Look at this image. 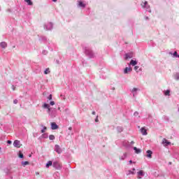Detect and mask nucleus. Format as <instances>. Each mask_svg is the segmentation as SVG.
Segmentation results:
<instances>
[{
    "label": "nucleus",
    "mask_w": 179,
    "mask_h": 179,
    "mask_svg": "<svg viewBox=\"0 0 179 179\" xmlns=\"http://www.w3.org/2000/svg\"><path fill=\"white\" fill-rule=\"evenodd\" d=\"M84 50L87 57H89V58H94V52H93V50H92L90 48L85 47Z\"/></svg>",
    "instance_id": "1"
},
{
    "label": "nucleus",
    "mask_w": 179,
    "mask_h": 179,
    "mask_svg": "<svg viewBox=\"0 0 179 179\" xmlns=\"http://www.w3.org/2000/svg\"><path fill=\"white\" fill-rule=\"evenodd\" d=\"M53 167L55 169H56L57 170H61V169H62V166L61 165V164H59V162L56 161L53 162L52 164Z\"/></svg>",
    "instance_id": "2"
},
{
    "label": "nucleus",
    "mask_w": 179,
    "mask_h": 179,
    "mask_svg": "<svg viewBox=\"0 0 179 179\" xmlns=\"http://www.w3.org/2000/svg\"><path fill=\"white\" fill-rule=\"evenodd\" d=\"M55 152L56 153H58V155H61V153H62V148H61V147L59 146V145L56 144L55 145Z\"/></svg>",
    "instance_id": "3"
},
{
    "label": "nucleus",
    "mask_w": 179,
    "mask_h": 179,
    "mask_svg": "<svg viewBox=\"0 0 179 179\" xmlns=\"http://www.w3.org/2000/svg\"><path fill=\"white\" fill-rule=\"evenodd\" d=\"M141 6L147 9L148 12H149L150 13L152 12V10H150V6L148 5V1H145L144 3H141Z\"/></svg>",
    "instance_id": "4"
},
{
    "label": "nucleus",
    "mask_w": 179,
    "mask_h": 179,
    "mask_svg": "<svg viewBox=\"0 0 179 179\" xmlns=\"http://www.w3.org/2000/svg\"><path fill=\"white\" fill-rule=\"evenodd\" d=\"M44 29H45V30H51L52 29V24L51 22L45 24L44 25Z\"/></svg>",
    "instance_id": "5"
},
{
    "label": "nucleus",
    "mask_w": 179,
    "mask_h": 179,
    "mask_svg": "<svg viewBox=\"0 0 179 179\" xmlns=\"http://www.w3.org/2000/svg\"><path fill=\"white\" fill-rule=\"evenodd\" d=\"M162 145H164V146H165V148H166V147L169 146V145H171V143L170 141H167V139L163 138Z\"/></svg>",
    "instance_id": "6"
},
{
    "label": "nucleus",
    "mask_w": 179,
    "mask_h": 179,
    "mask_svg": "<svg viewBox=\"0 0 179 179\" xmlns=\"http://www.w3.org/2000/svg\"><path fill=\"white\" fill-rule=\"evenodd\" d=\"M50 125H51V129L55 130V129H58L59 128L58 125L55 122H51Z\"/></svg>",
    "instance_id": "7"
},
{
    "label": "nucleus",
    "mask_w": 179,
    "mask_h": 179,
    "mask_svg": "<svg viewBox=\"0 0 179 179\" xmlns=\"http://www.w3.org/2000/svg\"><path fill=\"white\" fill-rule=\"evenodd\" d=\"M13 146L15 148H20V141L18 140H15L13 143Z\"/></svg>",
    "instance_id": "8"
},
{
    "label": "nucleus",
    "mask_w": 179,
    "mask_h": 179,
    "mask_svg": "<svg viewBox=\"0 0 179 179\" xmlns=\"http://www.w3.org/2000/svg\"><path fill=\"white\" fill-rule=\"evenodd\" d=\"M134 57V53L129 52L125 54V59H129V58H132Z\"/></svg>",
    "instance_id": "9"
},
{
    "label": "nucleus",
    "mask_w": 179,
    "mask_h": 179,
    "mask_svg": "<svg viewBox=\"0 0 179 179\" xmlns=\"http://www.w3.org/2000/svg\"><path fill=\"white\" fill-rule=\"evenodd\" d=\"M147 155L146 157H148V159H152V155H153V152H152V150H147Z\"/></svg>",
    "instance_id": "10"
},
{
    "label": "nucleus",
    "mask_w": 179,
    "mask_h": 179,
    "mask_svg": "<svg viewBox=\"0 0 179 179\" xmlns=\"http://www.w3.org/2000/svg\"><path fill=\"white\" fill-rule=\"evenodd\" d=\"M141 132L143 135H148V130H146V129H145V127H142L141 129Z\"/></svg>",
    "instance_id": "11"
},
{
    "label": "nucleus",
    "mask_w": 179,
    "mask_h": 179,
    "mask_svg": "<svg viewBox=\"0 0 179 179\" xmlns=\"http://www.w3.org/2000/svg\"><path fill=\"white\" fill-rule=\"evenodd\" d=\"M79 8H86V4L83 3L82 1H78Z\"/></svg>",
    "instance_id": "12"
},
{
    "label": "nucleus",
    "mask_w": 179,
    "mask_h": 179,
    "mask_svg": "<svg viewBox=\"0 0 179 179\" xmlns=\"http://www.w3.org/2000/svg\"><path fill=\"white\" fill-rule=\"evenodd\" d=\"M129 72H132V68L126 67L124 70V73H128Z\"/></svg>",
    "instance_id": "13"
},
{
    "label": "nucleus",
    "mask_w": 179,
    "mask_h": 179,
    "mask_svg": "<svg viewBox=\"0 0 179 179\" xmlns=\"http://www.w3.org/2000/svg\"><path fill=\"white\" fill-rule=\"evenodd\" d=\"M0 46L1 48H6V47H8V43H6V42H1Z\"/></svg>",
    "instance_id": "14"
},
{
    "label": "nucleus",
    "mask_w": 179,
    "mask_h": 179,
    "mask_svg": "<svg viewBox=\"0 0 179 179\" xmlns=\"http://www.w3.org/2000/svg\"><path fill=\"white\" fill-rule=\"evenodd\" d=\"M137 64H138V62H136V60L131 59L130 61V65H131L132 66H135V65H137Z\"/></svg>",
    "instance_id": "15"
},
{
    "label": "nucleus",
    "mask_w": 179,
    "mask_h": 179,
    "mask_svg": "<svg viewBox=\"0 0 179 179\" xmlns=\"http://www.w3.org/2000/svg\"><path fill=\"white\" fill-rule=\"evenodd\" d=\"M133 149H134V150H135V153H136L137 155H138V153H141V149H139L136 147H134Z\"/></svg>",
    "instance_id": "16"
},
{
    "label": "nucleus",
    "mask_w": 179,
    "mask_h": 179,
    "mask_svg": "<svg viewBox=\"0 0 179 179\" xmlns=\"http://www.w3.org/2000/svg\"><path fill=\"white\" fill-rule=\"evenodd\" d=\"M122 145L124 146V148H129L130 145H129V142H123L122 143Z\"/></svg>",
    "instance_id": "17"
},
{
    "label": "nucleus",
    "mask_w": 179,
    "mask_h": 179,
    "mask_svg": "<svg viewBox=\"0 0 179 179\" xmlns=\"http://www.w3.org/2000/svg\"><path fill=\"white\" fill-rule=\"evenodd\" d=\"M117 131L120 134V132H122L124 131V129L122 128V127L118 126L117 127Z\"/></svg>",
    "instance_id": "18"
},
{
    "label": "nucleus",
    "mask_w": 179,
    "mask_h": 179,
    "mask_svg": "<svg viewBox=\"0 0 179 179\" xmlns=\"http://www.w3.org/2000/svg\"><path fill=\"white\" fill-rule=\"evenodd\" d=\"M25 2H27V5H29V6H32L33 5V1H31V0H24Z\"/></svg>",
    "instance_id": "19"
},
{
    "label": "nucleus",
    "mask_w": 179,
    "mask_h": 179,
    "mask_svg": "<svg viewBox=\"0 0 179 179\" xmlns=\"http://www.w3.org/2000/svg\"><path fill=\"white\" fill-rule=\"evenodd\" d=\"M21 164H22V166H23L24 167V166H27L28 164H29V162L27 161L22 162Z\"/></svg>",
    "instance_id": "20"
},
{
    "label": "nucleus",
    "mask_w": 179,
    "mask_h": 179,
    "mask_svg": "<svg viewBox=\"0 0 179 179\" xmlns=\"http://www.w3.org/2000/svg\"><path fill=\"white\" fill-rule=\"evenodd\" d=\"M41 127H43V129L41 131V134H44V132H45V131H47V127L43 126V124L41 125Z\"/></svg>",
    "instance_id": "21"
},
{
    "label": "nucleus",
    "mask_w": 179,
    "mask_h": 179,
    "mask_svg": "<svg viewBox=\"0 0 179 179\" xmlns=\"http://www.w3.org/2000/svg\"><path fill=\"white\" fill-rule=\"evenodd\" d=\"M173 58H179V55L178 53L177 52V51H175L173 54Z\"/></svg>",
    "instance_id": "22"
},
{
    "label": "nucleus",
    "mask_w": 179,
    "mask_h": 179,
    "mask_svg": "<svg viewBox=\"0 0 179 179\" xmlns=\"http://www.w3.org/2000/svg\"><path fill=\"white\" fill-rule=\"evenodd\" d=\"M52 161H49L48 162V163L46 164V167L47 169H48V167H50V166H52Z\"/></svg>",
    "instance_id": "23"
},
{
    "label": "nucleus",
    "mask_w": 179,
    "mask_h": 179,
    "mask_svg": "<svg viewBox=\"0 0 179 179\" xmlns=\"http://www.w3.org/2000/svg\"><path fill=\"white\" fill-rule=\"evenodd\" d=\"M49 139H50V141H54V139H55V136L52 135V134L50 135Z\"/></svg>",
    "instance_id": "24"
},
{
    "label": "nucleus",
    "mask_w": 179,
    "mask_h": 179,
    "mask_svg": "<svg viewBox=\"0 0 179 179\" xmlns=\"http://www.w3.org/2000/svg\"><path fill=\"white\" fill-rule=\"evenodd\" d=\"M18 157H20V159H23V157H24V155H23V153H22V152L20 151Z\"/></svg>",
    "instance_id": "25"
},
{
    "label": "nucleus",
    "mask_w": 179,
    "mask_h": 179,
    "mask_svg": "<svg viewBox=\"0 0 179 179\" xmlns=\"http://www.w3.org/2000/svg\"><path fill=\"white\" fill-rule=\"evenodd\" d=\"M127 158V153H124L122 156L120 157V160H125Z\"/></svg>",
    "instance_id": "26"
},
{
    "label": "nucleus",
    "mask_w": 179,
    "mask_h": 179,
    "mask_svg": "<svg viewBox=\"0 0 179 179\" xmlns=\"http://www.w3.org/2000/svg\"><path fill=\"white\" fill-rule=\"evenodd\" d=\"M164 95L165 96H170V90H167L166 91L164 92Z\"/></svg>",
    "instance_id": "27"
},
{
    "label": "nucleus",
    "mask_w": 179,
    "mask_h": 179,
    "mask_svg": "<svg viewBox=\"0 0 179 179\" xmlns=\"http://www.w3.org/2000/svg\"><path fill=\"white\" fill-rule=\"evenodd\" d=\"M50 69L49 68H48V69H46L45 70V71H44V73H45V75H48V73H50Z\"/></svg>",
    "instance_id": "28"
},
{
    "label": "nucleus",
    "mask_w": 179,
    "mask_h": 179,
    "mask_svg": "<svg viewBox=\"0 0 179 179\" xmlns=\"http://www.w3.org/2000/svg\"><path fill=\"white\" fill-rule=\"evenodd\" d=\"M138 176H145V173H143V171H139L138 172Z\"/></svg>",
    "instance_id": "29"
},
{
    "label": "nucleus",
    "mask_w": 179,
    "mask_h": 179,
    "mask_svg": "<svg viewBox=\"0 0 179 179\" xmlns=\"http://www.w3.org/2000/svg\"><path fill=\"white\" fill-rule=\"evenodd\" d=\"M42 137L44 138L45 139H47L48 138V134L45 133L42 135Z\"/></svg>",
    "instance_id": "30"
},
{
    "label": "nucleus",
    "mask_w": 179,
    "mask_h": 179,
    "mask_svg": "<svg viewBox=\"0 0 179 179\" xmlns=\"http://www.w3.org/2000/svg\"><path fill=\"white\" fill-rule=\"evenodd\" d=\"M41 41H47V37L45 36H41Z\"/></svg>",
    "instance_id": "31"
},
{
    "label": "nucleus",
    "mask_w": 179,
    "mask_h": 179,
    "mask_svg": "<svg viewBox=\"0 0 179 179\" xmlns=\"http://www.w3.org/2000/svg\"><path fill=\"white\" fill-rule=\"evenodd\" d=\"M43 107V108H49L50 105L48 103H44Z\"/></svg>",
    "instance_id": "32"
},
{
    "label": "nucleus",
    "mask_w": 179,
    "mask_h": 179,
    "mask_svg": "<svg viewBox=\"0 0 179 179\" xmlns=\"http://www.w3.org/2000/svg\"><path fill=\"white\" fill-rule=\"evenodd\" d=\"M175 79H176V80H179V73H176V74L175 75Z\"/></svg>",
    "instance_id": "33"
},
{
    "label": "nucleus",
    "mask_w": 179,
    "mask_h": 179,
    "mask_svg": "<svg viewBox=\"0 0 179 179\" xmlns=\"http://www.w3.org/2000/svg\"><path fill=\"white\" fill-rule=\"evenodd\" d=\"M138 90H139V89L134 87V88H133V90H131V93H135V92H138Z\"/></svg>",
    "instance_id": "34"
},
{
    "label": "nucleus",
    "mask_w": 179,
    "mask_h": 179,
    "mask_svg": "<svg viewBox=\"0 0 179 179\" xmlns=\"http://www.w3.org/2000/svg\"><path fill=\"white\" fill-rule=\"evenodd\" d=\"M129 174H135V172H134V171L129 170V171H128L127 176H129Z\"/></svg>",
    "instance_id": "35"
},
{
    "label": "nucleus",
    "mask_w": 179,
    "mask_h": 179,
    "mask_svg": "<svg viewBox=\"0 0 179 179\" xmlns=\"http://www.w3.org/2000/svg\"><path fill=\"white\" fill-rule=\"evenodd\" d=\"M48 100H52V94H50V95L48 96Z\"/></svg>",
    "instance_id": "36"
},
{
    "label": "nucleus",
    "mask_w": 179,
    "mask_h": 179,
    "mask_svg": "<svg viewBox=\"0 0 179 179\" xmlns=\"http://www.w3.org/2000/svg\"><path fill=\"white\" fill-rule=\"evenodd\" d=\"M134 117H138L139 115V113L138 111H136L134 114Z\"/></svg>",
    "instance_id": "37"
},
{
    "label": "nucleus",
    "mask_w": 179,
    "mask_h": 179,
    "mask_svg": "<svg viewBox=\"0 0 179 179\" xmlns=\"http://www.w3.org/2000/svg\"><path fill=\"white\" fill-rule=\"evenodd\" d=\"M48 52L47 50H43L42 54H43V55H47Z\"/></svg>",
    "instance_id": "38"
},
{
    "label": "nucleus",
    "mask_w": 179,
    "mask_h": 179,
    "mask_svg": "<svg viewBox=\"0 0 179 179\" xmlns=\"http://www.w3.org/2000/svg\"><path fill=\"white\" fill-rule=\"evenodd\" d=\"M138 69H139V66H134V70H136V71H138Z\"/></svg>",
    "instance_id": "39"
},
{
    "label": "nucleus",
    "mask_w": 179,
    "mask_h": 179,
    "mask_svg": "<svg viewBox=\"0 0 179 179\" xmlns=\"http://www.w3.org/2000/svg\"><path fill=\"white\" fill-rule=\"evenodd\" d=\"M50 106H54L55 104V102L54 101H50Z\"/></svg>",
    "instance_id": "40"
},
{
    "label": "nucleus",
    "mask_w": 179,
    "mask_h": 179,
    "mask_svg": "<svg viewBox=\"0 0 179 179\" xmlns=\"http://www.w3.org/2000/svg\"><path fill=\"white\" fill-rule=\"evenodd\" d=\"M18 101H17V99H15V100L13 101V103H14V104H17Z\"/></svg>",
    "instance_id": "41"
},
{
    "label": "nucleus",
    "mask_w": 179,
    "mask_h": 179,
    "mask_svg": "<svg viewBox=\"0 0 179 179\" xmlns=\"http://www.w3.org/2000/svg\"><path fill=\"white\" fill-rule=\"evenodd\" d=\"M95 122H99V116H96L95 118Z\"/></svg>",
    "instance_id": "42"
},
{
    "label": "nucleus",
    "mask_w": 179,
    "mask_h": 179,
    "mask_svg": "<svg viewBox=\"0 0 179 179\" xmlns=\"http://www.w3.org/2000/svg\"><path fill=\"white\" fill-rule=\"evenodd\" d=\"M55 176H59V173H55L54 174L55 178Z\"/></svg>",
    "instance_id": "43"
},
{
    "label": "nucleus",
    "mask_w": 179,
    "mask_h": 179,
    "mask_svg": "<svg viewBox=\"0 0 179 179\" xmlns=\"http://www.w3.org/2000/svg\"><path fill=\"white\" fill-rule=\"evenodd\" d=\"M7 143H8V145H10V143H12V141H7Z\"/></svg>",
    "instance_id": "44"
},
{
    "label": "nucleus",
    "mask_w": 179,
    "mask_h": 179,
    "mask_svg": "<svg viewBox=\"0 0 179 179\" xmlns=\"http://www.w3.org/2000/svg\"><path fill=\"white\" fill-rule=\"evenodd\" d=\"M7 12L10 13V12H12V10L10 8H8V9H7Z\"/></svg>",
    "instance_id": "45"
},
{
    "label": "nucleus",
    "mask_w": 179,
    "mask_h": 179,
    "mask_svg": "<svg viewBox=\"0 0 179 179\" xmlns=\"http://www.w3.org/2000/svg\"><path fill=\"white\" fill-rule=\"evenodd\" d=\"M92 115H96V112L95 111H92Z\"/></svg>",
    "instance_id": "46"
},
{
    "label": "nucleus",
    "mask_w": 179,
    "mask_h": 179,
    "mask_svg": "<svg viewBox=\"0 0 179 179\" xmlns=\"http://www.w3.org/2000/svg\"><path fill=\"white\" fill-rule=\"evenodd\" d=\"M48 113H50V111H51V108H48Z\"/></svg>",
    "instance_id": "47"
},
{
    "label": "nucleus",
    "mask_w": 179,
    "mask_h": 179,
    "mask_svg": "<svg viewBox=\"0 0 179 179\" xmlns=\"http://www.w3.org/2000/svg\"><path fill=\"white\" fill-rule=\"evenodd\" d=\"M145 20H149V17H145Z\"/></svg>",
    "instance_id": "48"
},
{
    "label": "nucleus",
    "mask_w": 179,
    "mask_h": 179,
    "mask_svg": "<svg viewBox=\"0 0 179 179\" xmlns=\"http://www.w3.org/2000/svg\"><path fill=\"white\" fill-rule=\"evenodd\" d=\"M148 118H152V115L148 114Z\"/></svg>",
    "instance_id": "49"
},
{
    "label": "nucleus",
    "mask_w": 179,
    "mask_h": 179,
    "mask_svg": "<svg viewBox=\"0 0 179 179\" xmlns=\"http://www.w3.org/2000/svg\"><path fill=\"white\" fill-rule=\"evenodd\" d=\"M129 164H132L133 162L132 160L129 161Z\"/></svg>",
    "instance_id": "50"
},
{
    "label": "nucleus",
    "mask_w": 179,
    "mask_h": 179,
    "mask_svg": "<svg viewBox=\"0 0 179 179\" xmlns=\"http://www.w3.org/2000/svg\"><path fill=\"white\" fill-rule=\"evenodd\" d=\"M12 87H13V90H15V89H16V87L14 85H13Z\"/></svg>",
    "instance_id": "51"
},
{
    "label": "nucleus",
    "mask_w": 179,
    "mask_h": 179,
    "mask_svg": "<svg viewBox=\"0 0 179 179\" xmlns=\"http://www.w3.org/2000/svg\"><path fill=\"white\" fill-rule=\"evenodd\" d=\"M134 143H135V142L131 141V142L130 143V145H134Z\"/></svg>",
    "instance_id": "52"
},
{
    "label": "nucleus",
    "mask_w": 179,
    "mask_h": 179,
    "mask_svg": "<svg viewBox=\"0 0 179 179\" xmlns=\"http://www.w3.org/2000/svg\"><path fill=\"white\" fill-rule=\"evenodd\" d=\"M69 131H72V127H69Z\"/></svg>",
    "instance_id": "53"
},
{
    "label": "nucleus",
    "mask_w": 179,
    "mask_h": 179,
    "mask_svg": "<svg viewBox=\"0 0 179 179\" xmlns=\"http://www.w3.org/2000/svg\"><path fill=\"white\" fill-rule=\"evenodd\" d=\"M55 178H56V179H59V176H56Z\"/></svg>",
    "instance_id": "54"
},
{
    "label": "nucleus",
    "mask_w": 179,
    "mask_h": 179,
    "mask_svg": "<svg viewBox=\"0 0 179 179\" xmlns=\"http://www.w3.org/2000/svg\"><path fill=\"white\" fill-rule=\"evenodd\" d=\"M53 2H57V0H52Z\"/></svg>",
    "instance_id": "55"
},
{
    "label": "nucleus",
    "mask_w": 179,
    "mask_h": 179,
    "mask_svg": "<svg viewBox=\"0 0 179 179\" xmlns=\"http://www.w3.org/2000/svg\"><path fill=\"white\" fill-rule=\"evenodd\" d=\"M63 96H64V95H62V94L60 95V97H63Z\"/></svg>",
    "instance_id": "56"
},
{
    "label": "nucleus",
    "mask_w": 179,
    "mask_h": 179,
    "mask_svg": "<svg viewBox=\"0 0 179 179\" xmlns=\"http://www.w3.org/2000/svg\"><path fill=\"white\" fill-rule=\"evenodd\" d=\"M113 90H115V87H113Z\"/></svg>",
    "instance_id": "57"
},
{
    "label": "nucleus",
    "mask_w": 179,
    "mask_h": 179,
    "mask_svg": "<svg viewBox=\"0 0 179 179\" xmlns=\"http://www.w3.org/2000/svg\"><path fill=\"white\" fill-rule=\"evenodd\" d=\"M135 94H135V93H134V94H133V96H135Z\"/></svg>",
    "instance_id": "58"
},
{
    "label": "nucleus",
    "mask_w": 179,
    "mask_h": 179,
    "mask_svg": "<svg viewBox=\"0 0 179 179\" xmlns=\"http://www.w3.org/2000/svg\"><path fill=\"white\" fill-rule=\"evenodd\" d=\"M133 171H135V168L133 169Z\"/></svg>",
    "instance_id": "59"
},
{
    "label": "nucleus",
    "mask_w": 179,
    "mask_h": 179,
    "mask_svg": "<svg viewBox=\"0 0 179 179\" xmlns=\"http://www.w3.org/2000/svg\"><path fill=\"white\" fill-rule=\"evenodd\" d=\"M58 110H61V108H58Z\"/></svg>",
    "instance_id": "60"
},
{
    "label": "nucleus",
    "mask_w": 179,
    "mask_h": 179,
    "mask_svg": "<svg viewBox=\"0 0 179 179\" xmlns=\"http://www.w3.org/2000/svg\"><path fill=\"white\" fill-rule=\"evenodd\" d=\"M36 174H38V173H36Z\"/></svg>",
    "instance_id": "61"
},
{
    "label": "nucleus",
    "mask_w": 179,
    "mask_h": 179,
    "mask_svg": "<svg viewBox=\"0 0 179 179\" xmlns=\"http://www.w3.org/2000/svg\"><path fill=\"white\" fill-rule=\"evenodd\" d=\"M138 178H141V177H138Z\"/></svg>",
    "instance_id": "62"
},
{
    "label": "nucleus",
    "mask_w": 179,
    "mask_h": 179,
    "mask_svg": "<svg viewBox=\"0 0 179 179\" xmlns=\"http://www.w3.org/2000/svg\"><path fill=\"white\" fill-rule=\"evenodd\" d=\"M1 148H0V150H1Z\"/></svg>",
    "instance_id": "63"
}]
</instances>
